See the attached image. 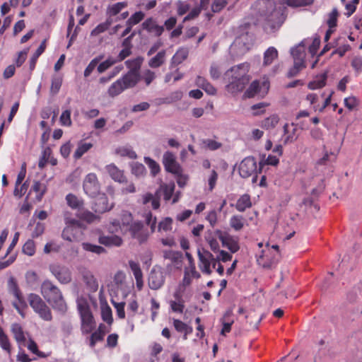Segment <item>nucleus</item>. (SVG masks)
<instances>
[{"label":"nucleus","instance_id":"1","mask_svg":"<svg viewBox=\"0 0 362 362\" xmlns=\"http://www.w3.org/2000/svg\"><path fill=\"white\" fill-rule=\"evenodd\" d=\"M249 70L248 63L240 64L228 70L226 76H230V78L229 83L226 86L227 91L232 94L243 91L250 80Z\"/></svg>","mask_w":362,"mask_h":362},{"label":"nucleus","instance_id":"2","mask_svg":"<svg viewBox=\"0 0 362 362\" xmlns=\"http://www.w3.org/2000/svg\"><path fill=\"white\" fill-rule=\"evenodd\" d=\"M174 182H169L168 184H163L160 185L154 194L146 193L142 196V204L148 205L151 204L152 209H158L160 207V199L161 196L165 201H169L173 199L172 203L175 204L178 202L180 193V192H175Z\"/></svg>","mask_w":362,"mask_h":362},{"label":"nucleus","instance_id":"3","mask_svg":"<svg viewBox=\"0 0 362 362\" xmlns=\"http://www.w3.org/2000/svg\"><path fill=\"white\" fill-rule=\"evenodd\" d=\"M40 291L42 296L53 309L64 313L67 305L59 288L49 280L42 282Z\"/></svg>","mask_w":362,"mask_h":362},{"label":"nucleus","instance_id":"4","mask_svg":"<svg viewBox=\"0 0 362 362\" xmlns=\"http://www.w3.org/2000/svg\"><path fill=\"white\" fill-rule=\"evenodd\" d=\"M198 257L200 270L204 274L210 275L212 273L211 266L215 269L217 263L220 261L226 262L230 260L232 255L224 250H220L218 251V255L216 257H214L210 252L203 250L202 251H198Z\"/></svg>","mask_w":362,"mask_h":362},{"label":"nucleus","instance_id":"5","mask_svg":"<svg viewBox=\"0 0 362 362\" xmlns=\"http://www.w3.org/2000/svg\"><path fill=\"white\" fill-rule=\"evenodd\" d=\"M83 189L88 196L97 197L95 204V211L98 213H103L109 211L112 206L107 204V199L103 193H100L99 182H83Z\"/></svg>","mask_w":362,"mask_h":362},{"label":"nucleus","instance_id":"6","mask_svg":"<svg viewBox=\"0 0 362 362\" xmlns=\"http://www.w3.org/2000/svg\"><path fill=\"white\" fill-rule=\"evenodd\" d=\"M78 310L81 320V331L83 333H90L95 327V322L88 303L83 299L77 300Z\"/></svg>","mask_w":362,"mask_h":362},{"label":"nucleus","instance_id":"7","mask_svg":"<svg viewBox=\"0 0 362 362\" xmlns=\"http://www.w3.org/2000/svg\"><path fill=\"white\" fill-rule=\"evenodd\" d=\"M28 300L31 308L42 319L46 321L52 320L51 310L40 296L35 293H30L28 296Z\"/></svg>","mask_w":362,"mask_h":362},{"label":"nucleus","instance_id":"8","mask_svg":"<svg viewBox=\"0 0 362 362\" xmlns=\"http://www.w3.org/2000/svg\"><path fill=\"white\" fill-rule=\"evenodd\" d=\"M163 164L167 172L173 174L178 179L182 177V168L176 160V157L172 152L166 151L163 154Z\"/></svg>","mask_w":362,"mask_h":362},{"label":"nucleus","instance_id":"9","mask_svg":"<svg viewBox=\"0 0 362 362\" xmlns=\"http://www.w3.org/2000/svg\"><path fill=\"white\" fill-rule=\"evenodd\" d=\"M257 163L253 158H244L239 165V174L243 178L252 177L251 181H257Z\"/></svg>","mask_w":362,"mask_h":362},{"label":"nucleus","instance_id":"10","mask_svg":"<svg viewBox=\"0 0 362 362\" xmlns=\"http://www.w3.org/2000/svg\"><path fill=\"white\" fill-rule=\"evenodd\" d=\"M165 272L159 267H154L148 276V284L151 289L158 290L165 284Z\"/></svg>","mask_w":362,"mask_h":362},{"label":"nucleus","instance_id":"11","mask_svg":"<svg viewBox=\"0 0 362 362\" xmlns=\"http://www.w3.org/2000/svg\"><path fill=\"white\" fill-rule=\"evenodd\" d=\"M269 88V82L268 81L264 80L261 82L259 80H255L244 93V97L251 98L259 93L263 95L267 93Z\"/></svg>","mask_w":362,"mask_h":362},{"label":"nucleus","instance_id":"12","mask_svg":"<svg viewBox=\"0 0 362 362\" xmlns=\"http://www.w3.org/2000/svg\"><path fill=\"white\" fill-rule=\"evenodd\" d=\"M49 271L61 284H66L71 281V271L66 266L53 264L49 266Z\"/></svg>","mask_w":362,"mask_h":362},{"label":"nucleus","instance_id":"13","mask_svg":"<svg viewBox=\"0 0 362 362\" xmlns=\"http://www.w3.org/2000/svg\"><path fill=\"white\" fill-rule=\"evenodd\" d=\"M185 291L176 287L173 293V299L168 301L170 310L173 313H182L185 308V301L183 298V294Z\"/></svg>","mask_w":362,"mask_h":362},{"label":"nucleus","instance_id":"14","mask_svg":"<svg viewBox=\"0 0 362 362\" xmlns=\"http://www.w3.org/2000/svg\"><path fill=\"white\" fill-rule=\"evenodd\" d=\"M218 238L221 241L223 245L227 247L231 252H236L240 247L237 238H235L228 233H222L218 232Z\"/></svg>","mask_w":362,"mask_h":362},{"label":"nucleus","instance_id":"15","mask_svg":"<svg viewBox=\"0 0 362 362\" xmlns=\"http://www.w3.org/2000/svg\"><path fill=\"white\" fill-rule=\"evenodd\" d=\"M125 89L134 87L140 80L139 71L130 69L126 74L119 78Z\"/></svg>","mask_w":362,"mask_h":362},{"label":"nucleus","instance_id":"16","mask_svg":"<svg viewBox=\"0 0 362 362\" xmlns=\"http://www.w3.org/2000/svg\"><path fill=\"white\" fill-rule=\"evenodd\" d=\"M80 231V228L78 226V221L72 220L71 225L67 226L62 231V237L63 239L72 242L75 241L78 238V233Z\"/></svg>","mask_w":362,"mask_h":362},{"label":"nucleus","instance_id":"17","mask_svg":"<svg viewBox=\"0 0 362 362\" xmlns=\"http://www.w3.org/2000/svg\"><path fill=\"white\" fill-rule=\"evenodd\" d=\"M142 28L149 33H153L156 37H160L163 31L164 27L157 24L153 18H148L142 23Z\"/></svg>","mask_w":362,"mask_h":362},{"label":"nucleus","instance_id":"18","mask_svg":"<svg viewBox=\"0 0 362 362\" xmlns=\"http://www.w3.org/2000/svg\"><path fill=\"white\" fill-rule=\"evenodd\" d=\"M129 230L132 237L136 238L140 243L147 240L148 234L143 228V225L141 223L136 222L132 223Z\"/></svg>","mask_w":362,"mask_h":362},{"label":"nucleus","instance_id":"19","mask_svg":"<svg viewBox=\"0 0 362 362\" xmlns=\"http://www.w3.org/2000/svg\"><path fill=\"white\" fill-rule=\"evenodd\" d=\"M81 273L87 288L92 292L96 291L98 288V283L93 273L86 269H83Z\"/></svg>","mask_w":362,"mask_h":362},{"label":"nucleus","instance_id":"20","mask_svg":"<svg viewBox=\"0 0 362 362\" xmlns=\"http://www.w3.org/2000/svg\"><path fill=\"white\" fill-rule=\"evenodd\" d=\"M272 249L274 250L276 253L272 255L271 259L264 261V255H261L257 259V262H259V264H262V266L264 267L269 268V267H271L272 266H273L274 264H276L279 262V260L281 257V255L279 252V248L277 245H273L272 246Z\"/></svg>","mask_w":362,"mask_h":362},{"label":"nucleus","instance_id":"21","mask_svg":"<svg viewBox=\"0 0 362 362\" xmlns=\"http://www.w3.org/2000/svg\"><path fill=\"white\" fill-rule=\"evenodd\" d=\"M98 241L100 244L107 247L120 246L122 243V238L116 235H100Z\"/></svg>","mask_w":362,"mask_h":362},{"label":"nucleus","instance_id":"22","mask_svg":"<svg viewBox=\"0 0 362 362\" xmlns=\"http://www.w3.org/2000/svg\"><path fill=\"white\" fill-rule=\"evenodd\" d=\"M196 85L203 89L207 94L214 95L216 94V89L205 78L197 76L195 81Z\"/></svg>","mask_w":362,"mask_h":362},{"label":"nucleus","instance_id":"23","mask_svg":"<svg viewBox=\"0 0 362 362\" xmlns=\"http://www.w3.org/2000/svg\"><path fill=\"white\" fill-rule=\"evenodd\" d=\"M189 54V51L187 48H180L173 56L170 62V68L177 66L185 61Z\"/></svg>","mask_w":362,"mask_h":362},{"label":"nucleus","instance_id":"24","mask_svg":"<svg viewBox=\"0 0 362 362\" xmlns=\"http://www.w3.org/2000/svg\"><path fill=\"white\" fill-rule=\"evenodd\" d=\"M166 57V51L162 49L158 52L153 57L149 59L148 64L152 69H157L164 64Z\"/></svg>","mask_w":362,"mask_h":362},{"label":"nucleus","instance_id":"25","mask_svg":"<svg viewBox=\"0 0 362 362\" xmlns=\"http://www.w3.org/2000/svg\"><path fill=\"white\" fill-rule=\"evenodd\" d=\"M9 291L15 296L18 303L21 305L24 303L23 296L18 288L17 282L13 277H11L8 281Z\"/></svg>","mask_w":362,"mask_h":362},{"label":"nucleus","instance_id":"26","mask_svg":"<svg viewBox=\"0 0 362 362\" xmlns=\"http://www.w3.org/2000/svg\"><path fill=\"white\" fill-rule=\"evenodd\" d=\"M279 52L274 47H269L264 53L263 66H269L278 58Z\"/></svg>","mask_w":362,"mask_h":362},{"label":"nucleus","instance_id":"27","mask_svg":"<svg viewBox=\"0 0 362 362\" xmlns=\"http://www.w3.org/2000/svg\"><path fill=\"white\" fill-rule=\"evenodd\" d=\"M327 75V73H323L320 75L316 76L315 78L309 82L308 87L310 90L322 88L326 85Z\"/></svg>","mask_w":362,"mask_h":362},{"label":"nucleus","instance_id":"28","mask_svg":"<svg viewBox=\"0 0 362 362\" xmlns=\"http://www.w3.org/2000/svg\"><path fill=\"white\" fill-rule=\"evenodd\" d=\"M294 63L296 62H300L301 64H305V47L300 45L298 46H296V47L293 48L291 52Z\"/></svg>","mask_w":362,"mask_h":362},{"label":"nucleus","instance_id":"29","mask_svg":"<svg viewBox=\"0 0 362 362\" xmlns=\"http://www.w3.org/2000/svg\"><path fill=\"white\" fill-rule=\"evenodd\" d=\"M106 170L110 177L114 181H123L124 173L115 164H110L106 166Z\"/></svg>","mask_w":362,"mask_h":362},{"label":"nucleus","instance_id":"30","mask_svg":"<svg viewBox=\"0 0 362 362\" xmlns=\"http://www.w3.org/2000/svg\"><path fill=\"white\" fill-rule=\"evenodd\" d=\"M246 223L245 218L240 215H234L230 218V226L235 231L242 230Z\"/></svg>","mask_w":362,"mask_h":362},{"label":"nucleus","instance_id":"31","mask_svg":"<svg viewBox=\"0 0 362 362\" xmlns=\"http://www.w3.org/2000/svg\"><path fill=\"white\" fill-rule=\"evenodd\" d=\"M125 89L124 86L122 85L120 79H117L115 81L112 85L109 87L107 90V93L109 96L114 98L118 95H119L122 92H123Z\"/></svg>","mask_w":362,"mask_h":362},{"label":"nucleus","instance_id":"32","mask_svg":"<svg viewBox=\"0 0 362 362\" xmlns=\"http://www.w3.org/2000/svg\"><path fill=\"white\" fill-rule=\"evenodd\" d=\"M252 202L248 194L242 195L236 202L235 208L239 211H244L246 209L251 207Z\"/></svg>","mask_w":362,"mask_h":362},{"label":"nucleus","instance_id":"33","mask_svg":"<svg viewBox=\"0 0 362 362\" xmlns=\"http://www.w3.org/2000/svg\"><path fill=\"white\" fill-rule=\"evenodd\" d=\"M46 41L44 40L42 42L39 47L37 49L35 52L33 54V57L30 59V69L33 70L35 68V65L39 57L45 52L46 48L45 45Z\"/></svg>","mask_w":362,"mask_h":362},{"label":"nucleus","instance_id":"34","mask_svg":"<svg viewBox=\"0 0 362 362\" xmlns=\"http://www.w3.org/2000/svg\"><path fill=\"white\" fill-rule=\"evenodd\" d=\"M45 192V186L42 182H35L30 192V195L35 194L36 201H40Z\"/></svg>","mask_w":362,"mask_h":362},{"label":"nucleus","instance_id":"35","mask_svg":"<svg viewBox=\"0 0 362 362\" xmlns=\"http://www.w3.org/2000/svg\"><path fill=\"white\" fill-rule=\"evenodd\" d=\"M279 121V117L273 115L263 119L261 122V127L266 129H273L278 124Z\"/></svg>","mask_w":362,"mask_h":362},{"label":"nucleus","instance_id":"36","mask_svg":"<svg viewBox=\"0 0 362 362\" xmlns=\"http://www.w3.org/2000/svg\"><path fill=\"white\" fill-rule=\"evenodd\" d=\"M11 332L17 342L21 343L25 341V338L21 326L19 324H13L11 326Z\"/></svg>","mask_w":362,"mask_h":362},{"label":"nucleus","instance_id":"37","mask_svg":"<svg viewBox=\"0 0 362 362\" xmlns=\"http://www.w3.org/2000/svg\"><path fill=\"white\" fill-rule=\"evenodd\" d=\"M341 2L344 4L346 11L345 15L349 17L355 12L359 0H341Z\"/></svg>","mask_w":362,"mask_h":362},{"label":"nucleus","instance_id":"38","mask_svg":"<svg viewBox=\"0 0 362 362\" xmlns=\"http://www.w3.org/2000/svg\"><path fill=\"white\" fill-rule=\"evenodd\" d=\"M279 2L290 7H301L310 4L312 0H279Z\"/></svg>","mask_w":362,"mask_h":362},{"label":"nucleus","instance_id":"39","mask_svg":"<svg viewBox=\"0 0 362 362\" xmlns=\"http://www.w3.org/2000/svg\"><path fill=\"white\" fill-rule=\"evenodd\" d=\"M116 63L117 60L115 58L110 57L106 60L97 65V71L99 74L104 73Z\"/></svg>","mask_w":362,"mask_h":362},{"label":"nucleus","instance_id":"40","mask_svg":"<svg viewBox=\"0 0 362 362\" xmlns=\"http://www.w3.org/2000/svg\"><path fill=\"white\" fill-rule=\"evenodd\" d=\"M103 56L100 55L94 59H93L88 65L86 66V68L84 70L83 76L85 78H87L90 76L92 72L94 71V69L97 67V65L100 62V61L103 59Z\"/></svg>","mask_w":362,"mask_h":362},{"label":"nucleus","instance_id":"41","mask_svg":"<svg viewBox=\"0 0 362 362\" xmlns=\"http://www.w3.org/2000/svg\"><path fill=\"white\" fill-rule=\"evenodd\" d=\"M93 146L90 143H80L74 152V157L76 159H79L82 156L90 150Z\"/></svg>","mask_w":362,"mask_h":362},{"label":"nucleus","instance_id":"42","mask_svg":"<svg viewBox=\"0 0 362 362\" xmlns=\"http://www.w3.org/2000/svg\"><path fill=\"white\" fill-rule=\"evenodd\" d=\"M67 204L72 209H79L83 205V201L72 194H69L66 197Z\"/></svg>","mask_w":362,"mask_h":362},{"label":"nucleus","instance_id":"43","mask_svg":"<svg viewBox=\"0 0 362 362\" xmlns=\"http://www.w3.org/2000/svg\"><path fill=\"white\" fill-rule=\"evenodd\" d=\"M282 14L280 11L274 9L272 12L271 15L268 16V21L271 23V25L272 27H275L276 25H280L282 23L283 21Z\"/></svg>","mask_w":362,"mask_h":362},{"label":"nucleus","instance_id":"44","mask_svg":"<svg viewBox=\"0 0 362 362\" xmlns=\"http://www.w3.org/2000/svg\"><path fill=\"white\" fill-rule=\"evenodd\" d=\"M62 84V78L60 76L54 75L52 78L50 93L56 95L60 90Z\"/></svg>","mask_w":362,"mask_h":362},{"label":"nucleus","instance_id":"45","mask_svg":"<svg viewBox=\"0 0 362 362\" xmlns=\"http://www.w3.org/2000/svg\"><path fill=\"white\" fill-rule=\"evenodd\" d=\"M127 6V3L126 1L124 2H118L115 4L107 8V13L110 16H114L118 14L124 8Z\"/></svg>","mask_w":362,"mask_h":362},{"label":"nucleus","instance_id":"46","mask_svg":"<svg viewBox=\"0 0 362 362\" xmlns=\"http://www.w3.org/2000/svg\"><path fill=\"white\" fill-rule=\"evenodd\" d=\"M144 161H145V163L149 168V169L151 170V173L153 176L156 175L160 171V168L159 164L156 161L153 160L152 158H151L149 157H145Z\"/></svg>","mask_w":362,"mask_h":362},{"label":"nucleus","instance_id":"47","mask_svg":"<svg viewBox=\"0 0 362 362\" xmlns=\"http://www.w3.org/2000/svg\"><path fill=\"white\" fill-rule=\"evenodd\" d=\"M0 346L8 355H11V344L8 336L4 332L0 334Z\"/></svg>","mask_w":362,"mask_h":362},{"label":"nucleus","instance_id":"48","mask_svg":"<svg viewBox=\"0 0 362 362\" xmlns=\"http://www.w3.org/2000/svg\"><path fill=\"white\" fill-rule=\"evenodd\" d=\"M82 247L86 251L91 252L98 255L104 253L105 252V250L103 247L93 245L88 243H83Z\"/></svg>","mask_w":362,"mask_h":362},{"label":"nucleus","instance_id":"49","mask_svg":"<svg viewBox=\"0 0 362 362\" xmlns=\"http://www.w3.org/2000/svg\"><path fill=\"white\" fill-rule=\"evenodd\" d=\"M156 78V73L150 69L145 70L140 76V79L144 81L146 86H150Z\"/></svg>","mask_w":362,"mask_h":362},{"label":"nucleus","instance_id":"50","mask_svg":"<svg viewBox=\"0 0 362 362\" xmlns=\"http://www.w3.org/2000/svg\"><path fill=\"white\" fill-rule=\"evenodd\" d=\"M339 12L337 8H334L331 13L329 14L327 24L329 28H335L337 25V18Z\"/></svg>","mask_w":362,"mask_h":362},{"label":"nucleus","instance_id":"51","mask_svg":"<svg viewBox=\"0 0 362 362\" xmlns=\"http://www.w3.org/2000/svg\"><path fill=\"white\" fill-rule=\"evenodd\" d=\"M131 167L132 174L138 177L143 176L146 173V168L142 163L135 162L132 164Z\"/></svg>","mask_w":362,"mask_h":362},{"label":"nucleus","instance_id":"52","mask_svg":"<svg viewBox=\"0 0 362 362\" xmlns=\"http://www.w3.org/2000/svg\"><path fill=\"white\" fill-rule=\"evenodd\" d=\"M52 151L49 147H47L42 153V156L40 158L39 163H38V167L40 169H43L45 166L46 165L47 163L48 162L50 156H51Z\"/></svg>","mask_w":362,"mask_h":362},{"label":"nucleus","instance_id":"53","mask_svg":"<svg viewBox=\"0 0 362 362\" xmlns=\"http://www.w3.org/2000/svg\"><path fill=\"white\" fill-rule=\"evenodd\" d=\"M182 257L181 253L173 250H165L163 252V257L170 260L172 262L176 263L180 261Z\"/></svg>","mask_w":362,"mask_h":362},{"label":"nucleus","instance_id":"54","mask_svg":"<svg viewBox=\"0 0 362 362\" xmlns=\"http://www.w3.org/2000/svg\"><path fill=\"white\" fill-rule=\"evenodd\" d=\"M144 18V13L142 11H137L132 15L127 20V25H134L141 22Z\"/></svg>","mask_w":362,"mask_h":362},{"label":"nucleus","instance_id":"55","mask_svg":"<svg viewBox=\"0 0 362 362\" xmlns=\"http://www.w3.org/2000/svg\"><path fill=\"white\" fill-rule=\"evenodd\" d=\"M59 121L62 126H71L72 122L71 119V110H66L63 111L60 116Z\"/></svg>","mask_w":362,"mask_h":362},{"label":"nucleus","instance_id":"56","mask_svg":"<svg viewBox=\"0 0 362 362\" xmlns=\"http://www.w3.org/2000/svg\"><path fill=\"white\" fill-rule=\"evenodd\" d=\"M28 185L27 182H16L14 189V195L18 197H22L27 191Z\"/></svg>","mask_w":362,"mask_h":362},{"label":"nucleus","instance_id":"57","mask_svg":"<svg viewBox=\"0 0 362 362\" xmlns=\"http://www.w3.org/2000/svg\"><path fill=\"white\" fill-rule=\"evenodd\" d=\"M193 277L189 276L187 272H184V276L182 281L177 285V288L185 291L187 286H190Z\"/></svg>","mask_w":362,"mask_h":362},{"label":"nucleus","instance_id":"58","mask_svg":"<svg viewBox=\"0 0 362 362\" xmlns=\"http://www.w3.org/2000/svg\"><path fill=\"white\" fill-rule=\"evenodd\" d=\"M23 252L28 256H33L35 252V245L34 241L28 240L23 247Z\"/></svg>","mask_w":362,"mask_h":362},{"label":"nucleus","instance_id":"59","mask_svg":"<svg viewBox=\"0 0 362 362\" xmlns=\"http://www.w3.org/2000/svg\"><path fill=\"white\" fill-rule=\"evenodd\" d=\"M227 4V0H215L211 4V11L213 13H218L222 11Z\"/></svg>","mask_w":362,"mask_h":362},{"label":"nucleus","instance_id":"60","mask_svg":"<svg viewBox=\"0 0 362 362\" xmlns=\"http://www.w3.org/2000/svg\"><path fill=\"white\" fill-rule=\"evenodd\" d=\"M104 337V333L100 331H95L90 337V343L89 345L91 348H93L95 344L98 341L103 340Z\"/></svg>","mask_w":362,"mask_h":362},{"label":"nucleus","instance_id":"61","mask_svg":"<svg viewBox=\"0 0 362 362\" xmlns=\"http://www.w3.org/2000/svg\"><path fill=\"white\" fill-rule=\"evenodd\" d=\"M173 220L170 218H165L161 221L158 224V230H163L165 232L171 230Z\"/></svg>","mask_w":362,"mask_h":362},{"label":"nucleus","instance_id":"62","mask_svg":"<svg viewBox=\"0 0 362 362\" xmlns=\"http://www.w3.org/2000/svg\"><path fill=\"white\" fill-rule=\"evenodd\" d=\"M202 143L211 151L217 150L222 146L221 143L210 139L203 140Z\"/></svg>","mask_w":362,"mask_h":362},{"label":"nucleus","instance_id":"63","mask_svg":"<svg viewBox=\"0 0 362 362\" xmlns=\"http://www.w3.org/2000/svg\"><path fill=\"white\" fill-rule=\"evenodd\" d=\"M141 62H142V59L138 57V58H136L134 59L126 61L125 64L130 69H136L137 71H139V69H140V66H141Z\"/></svg>","mask_w":362,"mask_h":362},{"label":"nucleus","instance_id":"64","mask_svg":"<svg viewBox=\"0 0 362 362\" xmlns=\"http://www.w3.org/2000/svg\"><path fill=\"white\" fill-rule=\"evenodd\" d=\"M189 8L190 6L187 2L179 1L177 3V13L179 16H183Z\"/></svg>","mask_w":362,"mask_h":362}]
</instances>
